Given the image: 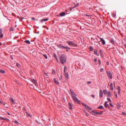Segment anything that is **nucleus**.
I'll use <instances>...</instances> for the list:
<instances>
[{"label":"nucleus","instance_id":"47","mask_svg":"<svg viewBox=\"0 0 126 126\" xmlns=\"http://www.w3.org/2000/svg\"><path fill=\"white\" fill-rule=\"evenodd\" d=\"M35 121L37 123H38V124H41V123H39V122H38L37 120Z\"/></svg>","mask_w":126,"mask_h":126},{"label":"nucleus","instance_id":"22","mask_svg":"<svg viewBox=\"0 0 126 126\" xmlns=\"http://www.w3.org/2000/svg\"><path fill=\"white\" fill-rule=\"evenodd\" d=\"M0 73L2 74H4L5 73V71L2 69H0Z\"/></svg>","mask_w":126,"mask_h":126},{"label":"nucleus","instance_id":"46","mask_svg":"<svg viewBox=\"0 0 126 126\" xmlns=\"http://www.w3.org/2000/svg\"><path fill=\"white\" fill-rule=\"evenodd\" d=\"M5 120L6 121H9V120L7 118H6V119H5L4 120Z\"/></svg>","mask_w":126,"mask_h":126},{"label":"nucleus","instance_id":"40","mask_svg":"<svg viewBox=\"0 0 126 126\" xmlns=\"http://www.w3.org/2000/svg\"><path fill=\"white\" fill-rule=\"evenodd\" d=\"M3 34H1V35H0V38H3Z\"/></svg>","mask_w":126,"mask_h":126},{"label":"nucleus","instance_id":"61","mask_svg":"<svg viewBox=\"0 0 126 126\" xmlns=\"http://www.w3.org/2000/svg\"><path fill=\"white\" fill-rule=\"evenodd\" d=\"M114 86H115V83H114Z\"/></svg>","mask_w":126,"mask_h":126},{"label":"nucleus","instance_id":"34","mask_svg":"<svg viewBox=\"0 0 126 126\" xmlns=\"http://www.w3.org/2000/svg\"><path fill=\"white\" fill-rule=\"evenodd\" d=\"M17 67H20V64H19V63H17Z\"/></svg>","mask_w":126,"mask_h":126},{"label":"nucleus","instance_id":"38","mask_svg":"<svg viewBox=\"0 0 126 126\" xmlns=\"http://www.w3.org/2000/svg\"><path fill=\"white\" fill-rule=\"evenodd\" d=\"M75 7H76V6H75V7H70V11H71V10L73 9Z\"/></svg>","mask_w":126,"mask_h":126},{"label":"nucleus","instance_id":"29","mask_svg":"<svg viewBox=\"0 0 126 126\" xmlns=\"http://www.w3.org/2000/svg\"><path fill=\"white\" fill-rule=\"evenodd\" d=\"M89 49H90V51H93V48H92V47H90L89 48Z\"/></svg>","mask_w":126,"mask_h":126},{"label":"nucleus","instance_id":"28","mask_svg":"<svg viewBox=\"0 0 126 126\" xmlns=\"http://www.w3.org/2000/svg\"><path fill=\"white\" fill-rule=\"evenodd\" d=\"M69 106L70 109L72 110V107L71 106V103H69Z\"/></svg>","mask_w":126,"mask_h":126},{"label":"nucleus","instance_id":"50","mask_svg":"<svg viewBox=\"0 0 126 126\" xmlns=\"http://www.w3.org/2000/svg\"><path fill=\"white\" fill-rule=\"evenodd\" d=\"M123 115H126V113H125V112H123Z\"/></svg>","mask_w":126,"mask_h":126},{"label":"nucleus","instance_id":"14","mask_svg":"<svg viewBox=\"0 0 126 126\" xmlns=\"http://www.w3.org/2000/svg\"><path fill=\"white\" fill-rule=\"evenodd\" d=\"M110 43L113 44V45H115V40L113 39H111L110 40Z\"/></svg>","mask_w":126,"mask_h":126},{"label":"nucleus","instance_id":"35","mask_svg":"<svg viewBox=\"0 0 126 126\" xmlns=\"http://www.w3.org/2000/svg\"><path fill=\"white\" fill-rule=\"evenodd\" d=\"M63 78L62 77V76H60V77L59 78V80L60 81H61V80H63Z\"/></svg>","mask_w":126,"mask_h":126},{"label":"nucleus","instance_id":"59","mask_svg":"<svg viewBox=\"0 0 126 126\" xmlns=\"http://www.w3.org/2000/svg\"><path fill=\"white\" fill-rule=\"evenodd\" d=\"M85 114H86V116H87V113H85Z\"/></svg>","mask_w":126,"mask_h":126},{"label":"nucleus","instance_id":"24","mask_svg":"<svg viewBox=\"0 0 126 126\" xmlns=\"http://www.w3.org/2000/svg\"><path fill=\"white\" fill-rule=\"evenodd\" d=\"M48 20V19H43L42 20H40V21L41 22H45V21H47Z\"/></svg>","mask_w":126,"mask_h":126},{"label":"nucleus","instance_id":"41","mask_svg":"<svg viewBox=\"0 0 126 126\" xmlns=\"http://www.w3.org/2000/svg\"><path fill=\"white\" fill-rule=\"evenodd\" d=\"M98 62L99 63V64L101 65V61L100 60H98Z\"/></svg>","mask_w":126,"mask_h":126},{"label":"nucleus","instance_id":"36","mask_svg":"<svg viewBox=\"0 0 126 126\" xmlns=\"http://www.w3.org/2000/svg\"><path fill=\"white\" fill-rule=\"evenodd\" d=\"M10 31L11 32H13V28L12 27L10 28Z\"/></svg>","mask_w":126,"mask_h":126},{"label":"nucleus","instance_id":"15","mask_svg":"<svg viewBox=\"0 0 126 126\" xmlns=\"http://www.w3.org/2000/svg\"><path fill=\"white\" fill-rule=\"evenodd\" d=\"M66 71H67V67H66V66H64V73H67L66 72Z\"/></svg>","mask_w":126,"mask_h":126},{"label":"nucleus","instance_id":"17","mask_svg":"<svg viewBox=\"0 0 126 126\" xmlns=\"http://www.w3.org/2000/svg\"><path fill=\"white\" fill-rule=\"evenodd\" d=\"M104 106H105V108H108V101L105 102Z\"/></svg>","mask_w":126,"mask_h":126},{"label":"nucleus","instance_id":"62","mask_svg":"<svg viewBox=\"0 0 126 126\" xmlns=\"http://www.w3.org/2000/svg\"><path fill=\"white\" fill-rule=\"evenodd\" d=\"M3 105H5V104H3Z\"/></svg>","mask_w":126,"mask_h":126},{"label":"nucleus","instance_id":"3","mask_svg":"<svg viewBox=\"0 0 126 126\" xmlns=\"http://www.w3.org/2000/svg\"><path fill=\"white\" fill-rule=\"evenodd\" d=\"M67 44H68V45L73 47H76L77 46V44H75L73 41H67Z\"/></svg>","mask_w":126,"mask_h":126},{"label":"nucleus","instance_id":"19","mask_svg":"<svg viewBox=\"0 0 126 126\" xmlns=\"http://www.w3.org/2000/svg\"><path fill=\"white\" fill-rule=\"evenodd\" d=\"M103 96V92L101 90H100V98L102 97Z\"/></svg>","mask_w":126,"mask_h":126},{"label":"nucleus","instance_id":"32","mask_svg":"<svg viewBox=\"0 0 126 126\" xmlns=\"http://www.w3.org/2000/svg\"><path fill=\"white\" fill-rule=\"evenodd\" d=\"M52 74L55 75V70H53V71H52Z\"/></svg>","mask_w":126,"mask_h":126},{"label":"nucleus","instance_id":"39","mask_svg":"<svg viewBox=\"0 0 126 126\" xmlns=\"http://www.w3.org/2000/svg\"><path fill=\"white\" fill-rule=\"evenodd\" d=\"M44 74H45V75H46V76H48V73H46L45 72H44Z\"/></svg>","mask_w":126,"mask_h":126},{"label":"nucleus","instance_id":"1","mask_svg":"<svg viewBox=\"0 0 126 126\" xmlns=\"http://www.w3.org/2000/svg\"><path fill=\"white\" fill-rule=\"evenodd\" d=\"M60 63L62 64H64L66 62V56L63 54L60 56Z\"/></svg>","mask_w":126,"mask_h":126},{"label":"nucleus","instance_id":"6","mask_svg":"<svg viewBox=\"0 0 126 126\" xmlns=\"http://www.w3.org/2000/svg\"><path fill=\"white\" fill-rule=\"evenodd\" d=\"M72 98L75 102H77V103H79V100L75 96H72Z\"/></svg>","mask_w":126,"mask_h":126},{"label":"nucleus","instance_id":"5","mask_svg":"<svg viewBox=\"0 0 126 126\" xmlns=\"http://www.w3.org/2000/svg\"><path fill=\"white\" fill-rule=\"evenodd\" d=\"M82 105H83V106H84V107L86 108V109H87L88 111H89V112H90V111L92 110V108L90 107L88 105H87L86 104L82 103Z\"/></svg>","mask_w":126,"mask_h":126},{"label":"nucleus","instance_id":"56","mask_svg":"<svg viewBox=\"0 0 126 126\" xmlns=\"http://www.w3.org/2000/svg\"><path fill=\"white\" fill-rule=\"evenodd\" d=\"M7 114L9 115H10V113H9V112H7Z\"/></svg>","mask_w":126,"mask_h":126},{"label":"nucleus","instance_id":"8","mask_svg":"<svg viewBox=\"0 0 126 126\" xmlns=\"http://www.w3.org/2000/svg\"><path fill=\"white\" fill-rule=\"evenodd\" d=\"M108 85H109L110 86L111 91H113L114 90V87H113V83L109 82V83H108Z\"/></svg>","mask_w":126,"mask_h":126},{"label":"nucleus","instance_id":"12","mask_svg":"<svg viewBox=\"0 0 126 126\" xmlns=\"http://www.w3.org/2000/svg\"><path fill=\"white\" fill-rule=\"evenodd\" d=\"M54 84H56V85H59V82L57 81V80L55 78L54 79Z\"/></svg>","mask_w":126,"mask_h":126},{"label":"nucleus","instance_id":"45","mask_svg":"<svg viewBox=\"0 0 126 126\" xmlns=\"http://www.w3.org/2000/svg\"><path fill=\"white\" fill-rule=\"evenodd\" d=\"M2 33V29H0V34Z\"/></svg>","mask_w":126,"mask_h":126},{"label":"nucleus","instance_id":"11","mask_svg":"<svg viewBox=\"0 0 126 126\" xmlns=\"http://www.w3.org/2000/svg\"><path fill=\"white\" fill-rule=\"evenodd\" d=\"M64 78H66V79H69V75L68 74V73H64Z\"/></svg>","mask_w":126,"mask_h":126},{"label":"nucleus","instance_id":"21","mask_svg":"<svg viewBox=\"0 0 126 126\" xmlns=\"http://www.w3.org/2000/svg\"><path fill=\"white\" fill-rule=\"evenodd\" d=\"M65 14V13L64 12H63L60 13V15L61 17H63L64 16Z\"/></svg>","mask_w":126,"mask_h":126},{"label":"nucleus","instance_id":"4","mask_svg":"<svg viewBox=\"0 0 126 126\" xmlns=\"http://www.w3.org/2000/svg\"><path fill=\"white\" fill-rule=\"evenodd\" d=\"M103 94L104 95H107V97H111V93L110 91H107V90H103Z\"/></svg>","mask_w":126,"mask_h":126},{"label":"nucleus","instance_id":"23","mask_svg":"<svg viewBox=\"0 0 126 126\" xmlns=\"http://www.w3.org/2000/svg\"><path fill=\"white\" fill-rule=\"evenodd\" d=\"M31 82H33V84H36V81L34 79H31Z\"/></svg>","mask_w":126,"mask_h":126},{"label":"nucleus","instance_id":"13","mask_svg":"<svg viewBox=\"0 0 126 126\" xmlns=\"http://www.w3.org/2000/svg\"><path fill=\"white\" fill-rule=\"evenodd\" d=\"M117 90H118V93L119 94H121V87L120 86H118L117 87Z\"/></svg>","mask_w":126,"mask_h":126},{"label":"nucleus","instance_id":"63","mask_svg":"<svg viewBox=\"0 0 126 126\" xmlns=\"http://www.w3.org/2000/svg\"><path fill=\"white\" fill-rule=\"evenodd\" d=\"M1 102H2V101H1V100H0V103Z\"/></svg>","mask_w":126,"mask_h":126},{"label":"nucleus","instance_id":"57","mask_svg":"<svg viewBox=\"0 0 126 126\" xmlns=\"http://www.w3.org/2000/svg\"><path fill=\"white\" fill-rule=\"evenodd\" d=\"M28 116H29V117H31V115L29 114H28Z\"/></svg>","mask_w":126,"mask_h":126},{"label":"nucleus","instance_id":"16","mask_svg":"<svg viewBox=\"0 0 126 126\" xmlns=\"http://www.w3.org/2000/svg\"><path fill=\"white\" fill-rule=\"evenodd\" d=\"M10 102H11V103H13V104H15V101H14L13 98L11 97V98H10Z\"/></svg>","mask_w":126,"mask_h":126},{"label":"nucleus","instance_id":"37","mask_svg":"<svg viewBox=\"0 0 126 126\" xmlns=\"http://www.w3.org/2000/svg\"><path fill=\"white\" fill-rule=\"evenodd\" d=\"M107 100L109 101V102H111V99L110 98H107Z\"/></svg>","mask_w":126,"mask_h":126},{"label":"nucleus","instance_id":"48","mask_svg":"<svg viewBox=\"0 0 126 126\" xmlns=\"http://www.w3.org/2000/svg\"><path fill=\"white\" fill-rule=\"evenodd\" d=\"M5 119H6V118H1V119H2V120H5Z\"/></svg>","mask_w":126,"mask_h":126},{"label":"nucleus","instance_id":"54","mask_svg":"<svg viewBox=\"0 0 126 126\" xmlns=\"http://www.w3.org/2000/svg\"><path fill=\"white\" fill-rule=\"evenodd\" d=\"M115 96H116V97H118V96H117V94H115Z\"/></svg>","mask_w":126,"mask_h":126},{"label":"nucleus","instance_id":"10","mask_svg":"<svg viewBox=\"0 0 126 126\" xmlns=\"http://www.w3.org/2000/svg\"><path fill=\"white\" fill-rule=\"evenodd\" d=\"M70 92L71 94V95H72V96H77V94H76L74 92H73V91H72V90H70Z\"/></svg>","mask_w":126,"mask_h":126},{"label":"nucleus","instance_id":"2","mask_svg":"<svg viewBox=\"0 0 126 126\" xmlns=\"http://www.w3.org/2000/svg\"><path fill=\"white\" fill-rule=\"evenodd\" d=\"M58 48H59L60 49H67V50H71V48L68 46H64L62 44H60L58 45Z\"/></svg>","mask_w":126,"mask_h":126},{"label":"nucleus","instance_id":"7","mask_svg":"<svg viewBox=\"0 0 126 126\" xmlns=\"http://www.w3.org/2000/svg\"><path fill=\"white\" fill-rule=\"evenodd\" d=\"M107 76H108V78L112 79V76L111 72L110 71H107Z\"/></svg>","mask_w":126,"mask_h":126},{"label":"nucleus","instance_id":"42","mask_svg":"<svg viewBox=\"0 0 126 126\" xmlns=\"http://www.w3.org/2000/svg\"><path fill=\"white\" fill-rule=\"evenodd\" d=\"M87 84L88 85L91 84V81H88Z\"/></svg>","mask_w":126,"mask_h":126},{"label":"nucleus","instance_id":"64","mask_svg":"<svg viewBox=\"0 0 126 126\" xmlns=\"http://www.w3.org/2000/svg\"><path fill=\"white\" fill-rule=\"evenodd\" d=\"M114 94H115V92H114Z\"/></svg>","mask_w":126,"mask_h":126},{"label":"nucleus","instance_id":"18","mask_svg":"<svg viewBox=\"0 0 126 126\" xmlns=\"http://www.w3.org/2000/svg\"><path fill=\"white\" fill-rule=\"evenodd\" d=\"M97 109H104V108L103 107V106L102 105H100V106H98Z\"/></svg>","mask_w":126,"mask_h":126},{"label":"nucleus","instance_id":"25","mask_svg":"<svg viewBox=\"0 0 126 126\" xmlns=\"http://www.w3.org/2000/svg\"><path fill=\"white\" fill-rule=\"evenodd\" d=\"M94 54H95V55H97V51H96V50H95V49H94Z\"/></svg>","mask_w":126,"mask_h":126},{"label":"nucleus","instance_id":"26","mask_svg":"<svg viewBox=\"0 0 126 126\" xmlns=\"http://www.w3.org/2000/svg\"><path fill=\"white\" fill-rule=\"evenodd\" d=\"M104 71V69L103 68H100V72H103Z\"/></svg>","mask_w":126,"mask_h":126},{"label":"nucleus","instance_id":"30","mask_svg":"<svg viewBox=\"0 0 126 126\" xmlns=\"http://www.w3.org/2000/svg\"><path fill=\"white\" fill-rule=\"evenodd\" d=\"M54 58H55V59H56V60H57V62H58L57 56H56V55L55 54H54Z\"/></svg>","mask_w":126,"mask_h":126},{"label":"nucleus","instance_id":"49","mask_svg":"<svg viewBox=\"0 0 126 126\" xmlns=\"http://www.w3.org/2000/svg\"><path fill=\"white\" fill-rule=\"evenodd\" d=\"M15 123L18 124V122L17 121H15Z\"/></svg>","mask_w":126,"mask_h":126},{"label":"nucleus","instance_id":"60","mask_svg":"<svg viewBox=\"0 0 126 126\" xmlns=\"http://www.w3.org/2000/svg\"><path fill=\"white\" fill-rule=\"evenodd\" d=\"M66 52H68V49H66Z\"/></svg>","mask_w":126,"mask_h":126},{"label":"nucleus","instance_id":"52","mask_svg":"<svg viewBox=\"0 0 126 126\" xmlns=\"http://www.w3.org/2000/svg\"><path fill=\"white\" fill-rule=\"evenodd\" d=\"M124 47H125V48H126V44H124Z\"/></svg>","mask_w":126,"mask_h":126},{"label":"nucleus","instance_id":"33","mask_svg":"<svg viewBox=\"0 0 126 126\" xmlns=\"http://www.w3.org/2000/svg\"><path fill=\"white\" fill-rule=\"evenodd\" d=\"M97 115H102V111H100V112H98Z\"/></svg>","mask_w":126,"mask_h":126},{"label":"nucleus","instance_id":"43","mask_svg":"<svg viewBox=\"0 0 126 126\" xmlns=\"http://www.w3.org/2000/svg\"><path fill=\"white\" fill-rule=\"evenodd\" d=\"M94 62H97V59H96L95 58V59H94Z\"/></svg>","mask_w":126,"mask_h":126},{"label":"nucleus","instance_id":"44","mask_svg":"<svg viewBox=\"0 0 126 126\" xmlns=\"http://www.w3.org/2000/svg\"><path fill=\"white\" fill-rule=\"evenodd\" d=\"M116 16V15H115V13L113 14V17H114V18H115Z\"/></svg>","mask_w":126,"mask_h":126},{"label":"nucleus","instance_id":"58","mask_svg":"<svg viewBox=\"0 0 126 126\" xmlns=\"http://www.w3.org/2000/svg\"><path fill=\"white\" fill-rule=\"evenodd\" d=\"M0 103H1V104H3V102H0Z\"/></svg>","mask_w":126,"mask_h":126},{"label":"nucleus","instance_id":"55","mask_svg":"<svg viewBox=\"0 0 126 126\" xmlns=\"http://www.w3.org/2000/svg\"><path fill=\"white\" fill-rule=\"evenodd\" d=\"M92 97L94 98V95H92Z\"/></svg>","mask_w":126,"mask_h":126},{"label":"nucleus","instance_id":"27","mask_svg":"<svg viewBox=\"0 0 126 126\" xmlns=\"http://www.w3.org/2000/svg\"><path fill=\"white\" fill-rule=\"evenodd\" d=\"M91 112H92V113H93L94 114H98V112H96V111H94V110H92V111H91Z\"/></svg>","mask_w":126,"mask_h":126},{"label":"nucleus","instance_id":"51","mask_svg":"<svg viewBox=\"0 0 126 126\" xmlns=\"http://www.w3.org/2000/svg\"><path fill=\"white\" fill-rule=\"evenodd\" d=\"M110 105L111 107H113V105H112L111 103H110Z\"/></svg>","mask_w":126,"mask_h":126},{"label":"nucleus","instance_id":"20","mask_svg":"<svg viewBox=\"0 0 126 126\" xmlns=\"http://www.w3.org/2000/svg\"><path fill=\"white\" fill-rule=\"evenodd\" d=\"M24 43H26L28 44H31V42L28 40H25V41H24Z\"/></svg>","mask_w":126,"mask_h":126},{"label":"nucleus","instance_id":"9","mask_svg":"<svg viewBox=\"0 0 126 126\" xmlns=\"http://www.w3.org/2000/svg\"><path fill=\"white\" fill-rule=\"evenodd\" d=\"M99 39H100V42H101V43L102 44V45H105L106 44V42H105V40L101 38H99Z\"/></svg>","mask_w":126,"mask_h":126},{"label":"nucleus","instance_id":"31","mask_svg":"<svg viewBox=\"0 0 126 126\" xmlns=\"http://www.w3.org/2000/svg\"><path fill=\"white\" fill-rule=\"evenodd\" d=\"M43 57H44V58H45V59H48V56H47V55H43Z\"/></svg>","mask_w":126,"mask_h":126},{"label":"nucleus","instance_id":"53","mask_svg":"<svg viewBox=\"0 0 126 126\" xmlns=\"http://www.w3.org/2000/svg\"><path fill=\"white\" fill-rule=\"evenodd\" d=\"M34 17H33V18H32V20H34Z\"/></svg>","mask_w":126,"mask_h":126}]
</instances>
